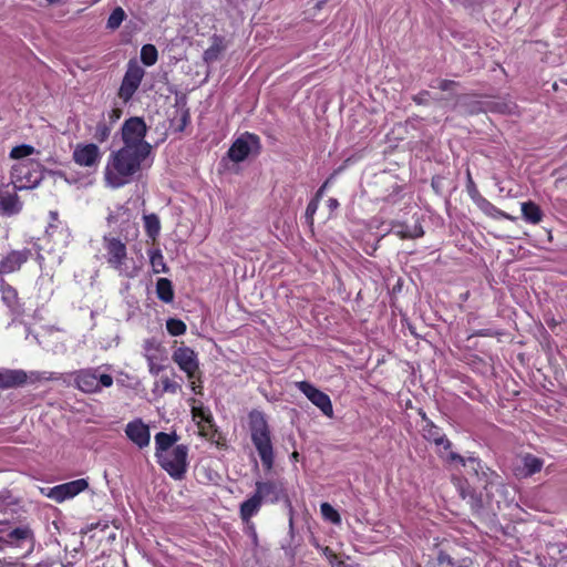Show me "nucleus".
Wrapping results in <instances>:
<instances>
[{
	"label": "nucleus",
	"mask_w": 567,
	"mask_h": 567,
	"mask_svg": "<svg viewBox=\"0 0 567 567\" xmlns=\"http://www.w3.org/2000/svg\"><path fill=\"white\" fill-rule=\"evenodd\" d=\"M150 155L151 151L128 145H123L120 150L112 152L105 167L106 184L113 188H120L130 183Z\"/></svg>",
	"instance_id": "obj_1"
},
{
	"label": "nucleus",
	"mask_w": 567,
	"mask_h": 567,
	"mask_svg": "<svg viewBox=\"0 0 567 567\" xmlns=\"http://www.w3.org/2000/svg\"><path fill=\"white\" fill-rule=\"evenodd\" d=\"M35 545V536L29 524L11 519H0V551L25 549L23 557L30 555Z\"/></svg>",
	"instance_id": "obj_2"
},
{
	"label": "nucleus",
	"mask_w": 567,
	"mask_h": 567,
	"mask_svg": "<svg viewBox=\"0 0 567 567\" xmlns=\"http://www.w3.org/2000/svg\"><path fill=\"white\" fill-rule=\"evenodd\" d=\"M249 431L254 446L266 470H271L275 462L271 431L264 412L252 410L249 415Z\"/></svg>",
	"instance_id": "obj_3"
},
{
	"label": "nucleus",
	"mask_w": 567,
	"mask_h": 567,
	"mask_svg": "<svg viewBox=\"0 0 567 567\" xmlns=\"http://www.w3.org/2000/svg\"><path fill=\"white\" fill-rule=\"evenodd\" d=\"M44 174L62 176V172H55L44 168L39 162L30 159L12 166V178L20 183L14 185L17 190L32 189L40 185Z\"/></svg>",
	"instance_id": "obj_4"
},
{
	"label": "nucleus",
	"mask_w": 567,
	"mask_h": 567,
	"mask_svg": "<svg viewBox=\"0 0 567 567\" xmlns=\"http://www.w3.org/2000/svg\"><path fill=\"white\" fill-rule=\"evenodd\" d=\"M260 151L261 143L259 136L245 132L233 142L226 155L221 158L220 165L227 168L228 162H244L250 155H258Z\"/></svg>",
	"instance_id": "obj_5"
},
{
	"label": "nucleus",
	"mask_w": 567,
	"mask_h": 567,
	"mask_svg": "<svg viewBox=\"0 0 567 567\" xmlns=\"http://www.w3.org/2000/svg\"><path fill=\"white\" fill-rule=\"evenodd\" d=\"M148 126L141 116H132L124 121L120 130L121 140L123 145L137 147L152 152V145L145 141Z\"/></svg>",
	"instance_id": "obj_6"
},
{
	"label": "nucleus",
	"mask_w": 567,
	"mask_h": 567,
	"mask_svg": "<svg viewBox=\"0 0 567 567\" xmlns=\"http://www.w3.org/2000/svg\"><path fill=\"white\" fill-rule=\"evenodd\" d=\"M188 446L179 444L157 458L159 466L174 480H183L187 472Z\"/></svg>",
	"instance_id": "obj_7"
},
{
	"label": "nucleus",
	"mask_w": 567,
	"mask_h": 567,
	"mask_svg": "<svg viewBox=\"0 0 567 567\" xmlns=\"http://www.w3.org/2000/svg\"><path fill=\"white\" fill-rule=\"evenodd\" d=\"M74 381L76 386L85 393H96L113 384L112 375L100 373L99 369H82L75 373Z\"/></svg>",
	"instance_id": "obj_8"
},
{
	"label": "nucleus",
	"mask_w": 567,
	"mask_h": 567,
	"mask_svg": "<svg viewBox=\"0 0 567 567\" xmlns=\"http://www.w3.org/2000/svg\"><path fill=\"white\" fill-rule=\"evenodd\" d=\"M144 74V69L135 60L128 61L126 72L123 76L117 93L118 97L124 103H127L133 97L143 80Z\"/></svg>",
	"instance_id": "obj_9"
},
{
	"label": "nucleus",
	"mask_w": 567,
	"mask_h": 567,
	"mask_svg": "<svg viewBox=\"0 0 567 567\" xmlns=\"http://www.w3.org/2000/svg\"><path fill=\"white\" fill-rule=\"evenodd\" d=\"M103 248L105 250L104 258L106 262L120 274L123 272V266L127 259V248L125 243L111 235L103 236Z\"/></svg>",
	"instance_id": "obj_10"
},
{
	"label": "nucleus",
	"mask_w": 567,
	"mask_h": 567,
	"mask_svg": "<svg viewBox=\"0 0 567 567\" xmlns=\"http://www.w3.org/2000/svg\"><path fill=\"white\" fill-rule=\"evenodd\" d=\"M297 388L308 398L326 415L331 417L333 415V408L328 394L317 389L308 381L297 382Z\"/></svg>",
	"instance_id": "obj_11"
},
{
	"label": "nucleus",
	"mask_w": 567,
	"mask_h": 567,
	"mask_svg": "<svg viewBox=\"0 0 567 567\" xmlns=\"http://www.w3.org/2000/svg\"><path fill=\"white\" fill-rule=\"evenodd\" d=\"M172 359L189 380L194 379L199 371L197 353L189 347L177 348Z\"/></svg>",
	"instance_id": "obj_12"
},
{
	"label": "nucleus",
	"mask_w": 567,
	"mask_h": 567,
	"mask_svg": "<svg viewBox=\"0 0 567 567\" xmlns=\"http://www.w3.org/2000/svg\"><path fill=\"white\" fill-rule=\"evenodd\" d=\"M87 487V481L84 478H79L50 488L47 496L58 503H61L64 502L65 499L76 496L81 492L85 491Z\"/></svg>",
	"instance_id": "obj_13"
},
{
	"label": "nucleus",
	"mask_w": 567,
	"mask_h": 567,
	"mask_svg": "<svg viewBox=\"0 0 567 567\" xmlns=\"http://www.w3.org/2000/svg\"><path fill=\"white\" fill-rule=\"evenodd\" d=\"M464 467L470 475H474L477 481L482 484L484 489H487L488 485L494 484L498 475L489 467L482 464L476 457H467L464 462Z\"/></svg>",
	"instance_id": "obj_14"
},
{
	"label": "nucleus",
	"mask_w": 567,
	"mask_h": 567,
	"mask_svg": "<svg viewBox=\"0 0 567 567\" xmlns=\"http://www.w3.org/2000/svg\"><path fill=\"white\" fill-rule=\"evenodd\" d=\"M73 161L84 167H96L101 161V152L93 143L78 144L73 151Z\"/></svg>",
	"instance_id": "obj_15"
},
{
	"label": "nucleus",
	"mask_w": 567,
	"mask_h": 567,
	"mask_svg": "<svg viewBox=\"0 0 567 567\" xmlns=\"http://www.w3.org/2000/svg\"><path fill=\"white\" fill-rule=\"evenodd\" d=\"M31 257V250L24 248L22 250H12L10 251L2 260L0 261V277L3 275H8L14 272L21 268V266L28 261Z\"/></svg>",
	"instance_id": "obj_16"
},
{
	"label": "nucleus",
	"mask_w": 567,
	"mask_h": 567,
	"mask_svg": "<svg viewBox=\"0 0 567 567\" xmlns=\"http://www.w3.org/2000/svg\"><path fill=\"white\" fill-rule=\"evenodd\" d=\"M125 434L140 449L146 447L150 444V429L141 419L127 423Z\"/></svg>",
	"instance_id": "obj_17"
},
{
	"label": "nucleus",
	"mask_w": 567,
	"mask_h": 567,
	"mask_svg": "<svg viewBox=\"0 0 567 567\" xmlns=\"http://www.w3.org/2000/svg\"><path fill=\"white\" fill-rule=\"evenodd\" d=\"M255 493L261 501L277 503L286 496L282 484L275 481L256 482Z\"/></svg>",
	"instance_id": "obj_18"
},
{
	"label": "nucleus",
	"mask_w": 567,
	"mask_h": 567,
	"mask_svg": "<svg viewBox=\"0 0 567 567\" xmlns=\"http://www.w3.org/2000/svg\"><path fill=\"white\" fill-rule=\"evenodd\" d=\"M28 382V373L23 370H0V388L10 389L25 384Z\"/></svg>",
	"instance_id": "obj_19"
},
{
	"label": "nucleus",
	"mask_w": 567,
	"mask_h": 567,
	"mask_svg": "<svg viewBox=\"0 0 567 567\" xmlns=\"http://www.w3.org/2000/svg\"><path fill=\"white\" fill-rule=\"evenodd\" d=\"M390 231L402 239H414L424 235V230L421 224L416 223L413 227H409L405 223L399 220L391 221Z\"/></svg>",
	"instance_id": "obj_20"
},
{
	"label": "nucleus",
	"mask_w": 567,
	"mask_h": 567,
	"mask_svg": "<svg viewBox=\"0 0 567 567\" xmlns=\"http://www.w3.org/2000/svg\"><path fill=\"white\" fill-rule=\"evenodd\" d=\"M175 105L178 107L177 113L178 116H175L172 120V126L175 127L176 132H183L188 123L190 122V113L189 109L186 107V96L181 95L176 96V103Z\"/></svg>",
	"instance_id": "obj_21"
},
{
	"label": "nucleus",
	"mask_w": 567,
	"mask_h": 567,
	"mask_svg": "<svg viewBox=\"0 0 567 567\" xmlns=\"http://www.w3.org/2000/svg\"><path fill=\"white\" fill-rule=\"evenodd\" d=\"M22 208L17 194L1 193L0 192V215L12 216L18 214Z\"/></svg>",
	"instance_id": "obj_22"
},
{
	"label": "nucleus",
	"mask_w": 567,
	"mask_h": 567,
	"mask_svg": "<svg viewBox=\"0 0 567 567\" xmlns=\"http://www.w3.org/2000/svg\"><path fill=\"white\" fill-rule=\"evenodd\" d=\"M178 439L179 436L176 434V432H158L155 435L156 458H159L163 453L171 451L174 447V444L178 441Z\"/></svg>",
	"instance_id": "obj_23"
},
{
	"label": "nucleus",
	"mask_w": 567,
	"mask_h": 567,
	"mask_svg": "<svg viewBox=\"0 0 567 567\" xmlns=\"http://www.w3.org/2000/svg\"><path fill=\"white\" fill-rule=\"evenodd\" d=\"M523 467L517 475L528 477L539 473L544 466V460L535 456L534 454L526 453L522 456Z\"/></svg>",
	"instance_id": "obj_24"
},
{
	"label": "nucleus",
	"mask_w": 567,
	"mask_h": 567,
	"mask_svg": "<svg viewBox=\"0 0 567 567\" xmlns=\"http://www.w3.org/2000/svg\"><path fill=\"white\" fill-rule=\"evenodd\" d=\"M261 503H262L261 498L256 493H254V495L251 497H249L244 503H241V505H240L241 519L244 522H248L252 516H255L258 513V511L261 506Z\"/></svg>",
	"instance_id": "obj_25"
},
{
	"label": "nucleus",
	"mask_w": 567,
	"mask_h": 567,
	"mask_svg": "<svg viewBox=\"0 0 567 567\" xmlns=\"http://www.w3.org/2000/svg\"><path fill=\"white\" fill-rule=\"evenodd\" d=\"M522 214L524 219L530 224H538L543 219L540 207L530 200L522 204Z\"/></svg>",
	"instance_id": "obj_26"
},
{
	"label": "nucleus",
	"mask_w": 567,
	"mask_h": 567,
	"mask_svg": "<svg viewBox=\"0 0 567 567\" xmlns=\"http://www.w3.org/2000/svg\"><path fill=\"white\" fill-rule=\"evenodd\" d=\"M156 295L161 301L165 303L172 302L174 300L172 281L167 278H159L156 282Z\"/></svg>",
	"instance_id": "obj_27"
},
{
	"label": "nucleus",
	"mask_w": 567,
	"mask_h": 567,
	"mask_svg": "<svg viewBox=\"0 0 567 567\" xmlns=\"http://www.w3.org/2000/svg\"><path fill=\"white\" fill-rule=\"evenodd\" d=\"M223 39L220 37L213 38V44L206 49L203 53V60L206 63H213L217 61L224 51Z\"/></svg>",
	"instance_id": "obj_28"
},
{
	"label": "nucleus",
	"mask_w": 567,
	"mask_h": 567,
	"mask_svg": "<svg viewBox=\"0 0 567 567\" xmlns=\"http://www.w3.org/2000/svg\"><path fill=\"white\" fill-rule=\"evenodd\" d=\"M143 220L146 235L151 239L155 240L161 231V221L158 216L154 213L147 214L143 216Z\"/></svg>",
	"instance_id": "obj_29"
},
{
	"label": "nucleus",
	"mask_w": 567,
	"mask_h": 567,
	"mask_svg": "<svg viewBox=\"0 0 567 567\" xmlns=\"http://www.w3.org/2000/svg\"><path fill=\"white\" fill-rule=\"evenodd\" d=\"M150 262L155 274H166L169 270L166 262L164 261L163 254L159 249H154L150 251Z\"/></svg>",
	"instance_id": "obj_30"
},
{
	"label": "nucleus",
	"mask_w": 567,
	"mask_h": 567,
	"mask_svg": "<svg viewBox=\"0 0 567 567\" xmlns=\"http://www.w3.org/2000/svg\"><path fill=\"white\" fill-rule=\"evenodd\" d=\"M0 291L2 293L3 301L12 307L17 303L18 292L17 290L8 285L2 277H0Z\"/></svg>",
	"instance_id": "obj_31"
},
{
	"label": "nucleus",
	"mask_w": 567,
	"mask_h": 567,
	"mask_svg": "<svg viewBox=\"0 0 567 567\" xmlns=\"http://www.w3.org/2000/svg\"><path fill=\"white\" fill-rule=\"evenodd\" d=\"M158 52L155 45L144 44L141 49V61L147 65H154L157 62Z\"/></svg>",
	"instance_id": "obj_32"
},
{
	"label": "nucleus",
	"mask_w": 567,
	"mask_h": 567,
	"mask_svg": "<svg viewBox=\"0 0 567 567\" xmlns=\"http://www.w3.org/2000/svg\"><path fill=\"white\" fill-rule=\"evenodd\" d=\"M422 436L430 443L436 442L442 435H444L442 429L433 422H427V425L422 426Z\"/></svg>",
	"instance_id": "obj_33"
},
{
	"label": "nucleus",
	"mask_w": 567,
	"mask_h": 567,
	"mask_svg": "<svg viewBox=\"0 0 567 567\" xmlns=\"http://www.w3.org/2000/svg\"><path fill=\"white\" fill-rule=\"evenodd\" d=\"M476 205L480 207L482 212H484L486 215L491 217H505L509 218L507 214L499 210L496 206H494L491 202H488L486 198H478V202Z\"/></svg>",
	"instance_id": "obj_34"
},
{
	"label": "nucleus",
	"mask_w": 567,
	"mask_h": 567,
	"mask_svg": "<svg viewBox=\"0 0 567 567\" xmlns=\"http://www.w3.org/2000/svg\"><path fill=\"white\" fill-rule=\"evenodd\" d=\"M126 18V13L121 7H116L110 14L107 19L106 27L111 30H116L124 19Z\"/></svg>",
	"instance_id": "obj_35"
},
{
	"label": "nucleus",
	"mask_w": 567,
	"mask_h": 567,
	"mask_svg": "<svg viewBox=\"0 0 567 567\" xmlns=\"http://www.w3.org/2000/svg\"><path fill=\"white\" fill-rule=\"evenodd\" d=\"M166 329L171 336L177 337L186 332V324L181 319L169 318L166 321Z\"/></svg>",
	"instance_id": "obj_36"
},
{
	"label": "nucleus",
	"mask_w": 567,
	"mask_h": 567,
	"mask_svg": "<svg viewBox=\"0 0 567 567\" xmlns=\"http://www.w3.org/2000/svg\"><path fill=\"white\" fill-rule=\"evenodd\" d=\"M471 507L473 515L481 516L484 511L482 495L475 491L465 499Z\"/></svg>",
	"instance_id": "obj_37"
},
{
	"label": "nucleus",
	"mask_w": 567,
	"mask_h": 567,
	"mask_svg": "<svg viewBox=\"0 0 567 567\" xmlns=\"http://www.w3.org/2000/svg\"><path fill=\"white\" fill-rule=\"evenodd\" d=\"M111 131L112 126L107 124L105 118H103V121L96 124L93 137L97 142L103 143L110 137Z\"/></svg>",
	"instance_id": "obj_38"
},
{
	"label": "nucleus",
	"mask_w": 567,
	"mask_h": 567,
	"mask_svg": "<svg viewBox=\"0 0 567 567\" xmlns=\"http://www.w3.org/2000/svg\"><path fill=\"white\" fill-rule=\"evenodd\" d=\"M35 153V148L29 144L14 146L10 152V158L22 159Z\"/></svg>",
	"instance_id": "obj_39"
},
{
	"label": "nucleus",
	"mask_w": 567,
	"mask_h": 567,
	"mask_svg": "<svg viewBox=\"0 0 567 567\" xmlns=\"http://www.w3.org/2000/svg\"><path fill=\"white\" fill-rule=\"evenodd\" d=\"M320 508L321 514L326 519L330 520L333 524H340L341 517L339 513L329 503H322Z\"/></svg>",
	"instance_id": "obj_40"
},
{
	"label": "nucleus",
	"mask_w": 567,
	"mask_h": 567,
	"mask_svg": "<svg viewBox=\"0 0 567 567\" xmlns=\"http://www.w3.org/2000/svg\"><path fill=\"white\" fill-rule=\"evenodd\" d=\"M319 202L317 198H312L308 205H307V208H306V213H305V218H306V223L309 225V226H313V216L318 209V206H319Z\"/></svg>",
	"instance_id": "obj_41"
},
{
	"label": "nucleus",
	"mask_w": 567,
	"mask_h": 567,
	"mask_svg": "<svg viewBox=\"0 0 567 567\" xmlns=\"http://www.w3.org/2000/svg\"><path fill=\"white\" fill-rule=\"evenodd\" d=\"M58 377L55 375V373H47V372H31L30 374H28V381H30L31 383H34V382H39V381H42V380H56Z\"/></svg>",
	"instance_id": "obj_42"
},
{
	"label": "nucleus",
	"mask_w": 567,
	"mask_h": 567,
	"mask_svg": "<svg viewBox=\"0 0 567 567\" xmlns=\"http://www.w3.org/2000/svg\"><path fill=\"white\" fill-rule=\"evenodd\" d=\"M436 559L440 565H445L446 567H454V565H455L454 559L447 553H445L443 550H441L437 554Z\"/></svg>",
	"instance_id": "obj_43"
},
{
	"label": "nucleus",
	"mask_w": 567,
	"mask_h": 567,
	"mask_svg": "<svg viewBox=\"0 0 567 567\" xmlns=\"http://www.w3.org/2000/svg\"><path fill=\"white\" fill-rule=\"evenodd\" d=\"M443 184H444V177H442L440 175H435L432 177L431 186L437 195L443 194Z\"/></svg>",
	"instance_id": "obj_44"
},
{
	"label": "nucleus",
	"mask_w": 567,
	"mask_h": 567,
	"mask_svg": "<svg viewBox=\"0 0 567 567\" xmlns=\"http://www.w3.org/2000/svg\"><path fill=\"white\" fill-rule=\"evenodd\" d=\"M474 492V489L470 486V484L464 481H460L458 482V493H460V496L463 498V499H467V497Z\"/></svg>",
	"instance_id": "obj_45"
},
{
	"label": "nucleus",
	"mask_w": 567,
	"mask_h": 567,
	"mask_svg": "<svg viewBox=\"0 0 567 567\" xmlns=\"http://www.w3.org/2000/svg\"><path fill=\"white\" fill-rule=\"evenodd\" d=\"M467 192H468V195L471 196V198L477 203L478 202V198H483V196H481V194L478 193L474 182L472 181L471 178V175L468 174V184H467Z\"/></svg>",
	"instance_id": "obj_46"
},
{
	"label": "nucleus",
	"mask_w": 567,
	"mask_h": 567,
	"mask_svg": "<svg viewBox=\"0 0 567 567\" xmlns=\"http://www.w3.org/2000/svg\"><path fill=\"white\" fill-rule=\"evenodd\" d=\"M122 116V110L120 107H113L107 112V124L113 126Z\"/></svg>",
	"instance_id": "obj_47"
},
{
	"label": "nucleus",
	"mask_w": 567,
	"mask_h": 567,
	"mask_svg": "<svg viewBox=\"0 0 567 567\" xmlns=\"http://www.w3.org/2000/svg\"><path fill=\"white\" fill-rule=\"evenodd\" d=\"M162 384H163V389L165 392H171V393H175L177 391V389L179 388V385L172 381L169 378H163L162 379Z\"/></svg>",
	"instance_id": "obj_48"
},
{
	"label": "nucleus",
	"mask_w": 567,
	"mask_h": 567,
	"mask_svg": "<svg viewBox=\"0 0 567 567\" xmlns=\"http://www.w3.org/2000/svg\"><path fill=\"white\" fill-rule=\"evenodd\" d=\"M430 96V92L426 90L421 91L420 93L412 96V101L419 105L427 104V97Z\"/></svg>",
	"instance_id": "obj_49"
},
{
	"label": "nucleus",
	"mask_w": 567,
	"mask_h": 567,
	"mask_svg": "<svg viewBox=\"0 0 567 567\" xmlns=\"http://www.w3.org/2000/svg\"><path fill=\"white\" fill-rule=\"evenodd\" d=\"M146 359L148 361V368L152 374L157 375L164 369L163 365L155 363L153 355H146Z\"/></svg>",
	"instance_id": "obj_50"
},
{
	"label": "nucleus",
	"mask_w": 567,
	"mask_h": 567,
	"mask_svg": "<svg viewBox=\"0 0 567 567\" xmlns=\"http://www.w3.org/2000/svg\"><path fill=\"white\" fill-rule=\"evenodd\" d=\"M457 85H458V83L453 80H440L437 87L442 91H451L454 87H456Z\"/></svg>",
	"instance_id": "obj_51"
},
{
	"label": "nucleus",
	"mask_w": 567,
	"mask_h": 567,
	"mask_svg": "<svg viewBox=\"0 0 567 567\" xmlns=\"http://www.w3.org/2000/svg\"><path fill=\"white\" fill-rule=\"evenodd\" d=\"M10 498H11V496L9 494L8 495L0 494V509L3 513H7L9 509V506L13 504V502L9 501Z\"/></svg>",
	"instance_id": "obj_52"
},
{
	"label": "nucleus",
	"mask_w": 567,
	"mask_h": 567,
	"mask_svg": "<svg viewBox=\"0 0 567 567\" xmlns=\"http://www.w3.org/2000/svg\"><path fill=\"white\" fill-rule=\"evenodd\" d=\"M434 444L440 447L442 446L445 451H450L452 447L451 441L446 437V435H442Z\"/></svg>",
	"instance_id": "obj_53"
},
{
	"label": "nucleus",
	"mask_w": 567,
	"mask_h": 567,
	"mask_svg": "<svg viewBox=\"0 0 567 567\" xmlns=\"http://www.w3.org/2000/svg\"><path fill=\"white\" fill-rule=\"evenodd\" d=\"M467 458L463 457L462 455H460L458 453H455V452H450L449 455H447V461L450 463H454V462H457L460 463L463 467H464V462H466Z\"/></svg>",
	"instance_id": "obj_54"
},
{
	"label": "nucleus",
	"mask_w": 567,
	"mask_h": 567,
	"mask_svg": "<svg viewBox=\"0 0 567 567\" xmlns=\"http://www.w3.org/2000/svg\"><path fill=\"white\" fill-rule=\"evenodd\" d=\"M334 174H332L328 179H326V182L319 187V189L317 190L316 195H315V198H317L318 200H320L328 187V185L330 184L331 179L333 178Z\"/></svg>",
	"instance_id": "obj_55"
},
{
	"label": "nucleus",
	"mask_w": 567,
	"mask_h": 567,
	"mask_svg": "<svg viewBox=\"0 0 567 567\" xmlns=\"http://www.w3.org/2000/svg\"><path fill=\"white\" fill-rule=\"evenodd\" d=\"M194 416H200L203 421L209 423L213 419L210 413H205L202 409H194L193 410Z\"/></svg>",
	"instance_id": "obj_56"
},
{
	"label": "nucleus",
	"mask_w": 567,
	"mask_h": 567,
	"mask_svg": "<svg viewBox=\"0 0 567 567\" xmlns=\"http://www.w3.org/2000/svg\"><path fill=\"white\" fill-rule=\"evenodd\" d=\"M327 205H328L330 212L332 213L339 207V202L337 198H329L327 200Z\"/></svg>",
	"instance_id": "obj_57"
},
{
	"label": "nucleus",
	"mask_w": 567,
	"mask_h": 567,
	"mask_svg": "<svg viewBox=\"0 0 567 567\" xmlns=\"http://www.w3.org/2000/svg\"><path fill=\"white\" fill-rule=\"evenodd\" d=\"M55 561L51 558L38 563L34 567H52Z\"/></svg>",
	"instance_id": "obj_58"
},
{
	"label": "nucleus",
	"mask_w": 567,
	"mask_h": 567,
	"mask_svg": "<svg viewBox=\"0 0 567 567\" xmlns=\"http://www.w3.org/2000/svg\"><path fill=\"white\" fill-rule=\"evenodd\" d=\"M286 555L289 557L290 561H295L296 550L292 547L285 548Z\"/></svg>",
	"instance_id": "obj_59"
},
{
	"label": "nucleus",
	"mask_w": 567,
	"mask_h": 567,
	"mask_svg": "<svg viewBox=\"0 0 567 567\" xmlns=\"http://www.w3.org/2000/svg\"><path fill=\"white\" fill-rule=\"evenodd\" d=\"M287 502H288V506H289V511H290L289 528H290V533L292 534L293 533L292 506H291V503L289 502V499H287Z\"/></svg>",
	"instance_id": "obj_60"
},
{
	"label": "nucleus",
	"mask_w": 567,
	"mask_h": 567,
	"mask_svg": "<svg viewBox=\"0 0 567 567\" xmlns=\"http://www.w3.org/2000/svg\"><path fill=\"white\" fill-rule=\"evenodd\" d=\"M419 415L421 416L422 421L424 422V425H427V422H433L430 420L426 415V413L423 410L419 411Z\"/></svg>",
	"instance_id": "obj_61"
},
{
	"label": "nucleus",
	"mask_w": 567,
	"mask_h": 567,
	"mask_svg": "<svg viewBox=\"0 0 567 567\" xmlns=\"http://www.w3.org/2000/svg\"><path fill=\"white\" fill-rule=\"evenodd\" d=\"M313 1H315V8L320 10L327 3L328 0H313Z\"/></svg>",
	"instance_id": "obj_62"
},
{
	"label": "nucleus",
	"mask_w": 567,
	"mask_h": 567,
	"mask_svg": "<svg viewBox=\"0 0 567 567\" xmlns=\"http://www.w3.org/2000/svg\"><path fill=\"white\" fill-rule=\"evenodd\" d=\"M106 220H107L109 224H112V223H115L117 220V218H116V216L113 213H111L107 216Z\"/></svg>",
	"instance_id": "obj_63"
},
{
	"label": "nucleus",
	"mask_w": 567,
	"mask_h": 567,
	"mask_svg": "<svg viewBox=\"0 0 567 567\" xmlns=\"http://www.w3.org/2000/svg\"><path fill=\"white\" fill-rule=\"evenodd\" d=\"M192 384H193V385H192L193 391H194L195 393H200L202 385H198V386H197V385H195V383H194V382H192Z\"/></svg>",
	"instance_id": "obj_64"
}]
</instances>
